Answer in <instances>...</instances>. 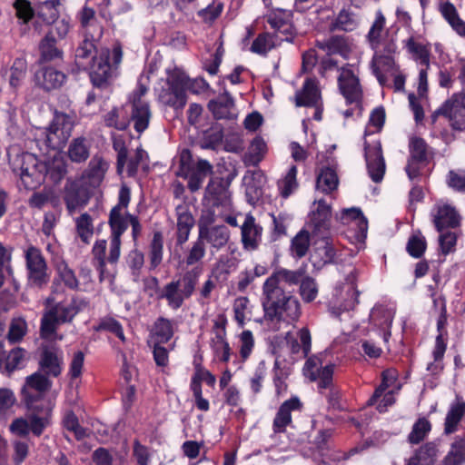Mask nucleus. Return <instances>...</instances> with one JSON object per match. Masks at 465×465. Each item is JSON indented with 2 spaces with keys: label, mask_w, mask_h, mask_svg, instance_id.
Here are the masks:
<instances>
[{
  "label": "nucleus",
  "mask_w": 465,
  "mask_h": 465,
  "mask_svg": "<svg viewBox=\"0 0 465 465\" xmlns=\"http://www.w3.org/2000/svg\"><path fill=\"white\" fill-rule=\"evenodd\" d=\"M300 276L299 272L279 267L265 280L262 287V305L266 321L289 323L299 320L301 303L286 287L298 285Z\"/></svg>",
  "instance_id": "nucleus-1"
},
{
  "label": "nucleus",
  "mask_w": 465,
  "mask_h": 465,
  "mask_svg": "<svg viewBox=\"0 0 465 465\" xmlns=\"http://www.w3.org/2000/svg\"><path fill=\"white\" fill-rule=\"evenodd\" d=\"M131 202V189L123 184L118 193V203L110 210L108 225L110 228L109 253L106 256L107 241L96 240L92 247V264L99 273L100 282L109 276L107 263L116 265L121 256L122 236L129 226L127 212Z\"/></svg>",
  "instance_id": "nucleus-2"
},
{
  "label": "nucleus",
  "mask_w": 465,
  "mask_h": 465,
  "mask_svg": "<svg viewBox=\"0 0 465 465\" xmlns=\"http://www.w3.org/2000/svg\"><path fill=\"white\" fill-rule=\"evenodd\" d=\"M123 48L116 42L112 50L102 48L97 52L94 39L85 37L75 50V63L84 66L91 59L89 78L92 85L101 90L107 89L118 75V68L123 60Z\"/></svg>",
  "instance_id": "nucleus-3"
},
{
  "label": "nucleus",
  "mask_w": 465,
  "mask_h": 465,
  "mask_svg": "<svg viewBox=\"0 0 465 465\" xmlns=\"http://www.w3.org/2000/svg\"><path fill=\"white\" fill-rule=\"evenodd\" d=\"M203 271L202 266L195 265L185 271L180 279L172 280L163 288L159 287L158 278L152 277L151 282L155 289L157 300H165L168 307L173 311L179 310L194 293Z\"/></svg>",
  "instance_id": "nucleus-4"
},
{
  "label": "nucleus",
  "mask_w": 465,
  "mask_h": 465,
  "mask_svg": "<svg viewBox=\"0 0 465 465\" xmlns=\"http://www.w3.org/2000/svg\"><path fill=\"white\" fill-rule=\"evenodd\" d=\"M86 299L74 295L68 304L64 302H55L50 296L46 299L49 309L44 313L40 323V336L44 340H50L56 333L60 324L70 323L74 317L88 306Z\"/></svg>",
  "instance_id": "nucleus-5"
},
{
  "label": "nucleus",
  "mask_w": 465,
  "mask_h": 465,
  "mask_svg": "<svg viewBox=\"0 0 465 465\" xmlns=\"http://www.w3.org/2000/svg\"><path fill=\"white\" fill-rule=\"evenodd\" d=\"M23 401L26 408V417L32 422L33 435L40 437L52 424L53 406L45 397L24 391Z\"/></svg>",
  "instance_id": "nucleus-6"
},
{
  "label": "nucleus",
  "mask_w": 465,
  "mask_h": 465,
  "mask_svg": "<svg viewBox=\"0 0 465 465\" xmlns=\"http://www.w3.org/2000/svg\"><path fill=\"white\" fill-rule=\"evenodd\" d=\"M188 77L182 71L175 69L168 74L166 87H162L158 94L159 101L174 110H183L187 104L186 88Z\"/></svg>",
  "instance_id": "nucleus-7"
},
{
  "label": "nucleus",
  "mask_w": 465,
  "mask_h": 465,
  "mask_svg": "<svg viewBox=\"0 0 465 465\" xmlns=\"http://www.w3.org/2000/svg\"><path fill=\"white\" fill-rule=\"evenodd\" d=\"M74 127V115L55 110L46 131V146L54 151L64 149L72 135Z\"/></svg>",
  "instance_id": "nucleus-8"
},
{
  "label": "nucleus",
  "mask_w": 465,
  "mask_h": 465,
  "mask_svg": "<svg viewBox=\"0 0 465 465\" xmlns=\"http://www.w3.org/2000/svg\"><path fill=\"white\" fill-rule=\"evenodd\" d=\"M27 279L30 285L42 288L49 282L48 267L41 250L29 246L25 252Z\"/></svg>",
  "instance_id": "nucleus-9"
},
{
  "label": "nucleus",
  "mask_w": 465,
  "mask_h": 465,
  "mask_svg": "<svg viewBox=\"0 0 465 465\" xmlns=\"http://www.w3.org/2000/svg\"><path fill=\"white\" fill-rule=\"evenodd\" d=\"M429 145L426 141L418 136L411 138L409 143V157L405 172L411 181L421 175V170L429 162Z\"/></svg>",
  "instance_id": "nucleus-10"
},
{
  "label": "nucleus",
  "mask_w": 465,
  "mask_h": 465,
  "mask_svg": "<svg viewBox=\"0 0 465 465\" xmlns=\"http://www.w3.org/2000/svg\"><path fill=\"white\" fill-rule=\"evenodd\" d=\"M337 82L339 91L345 99L346 104H355L356 106L361 108L363 89L359 77L354 74L353 71L342 68Z\"/></svg>",
  "instance_id": "nucleus-11"
},
{
  "label": "nucleus",
  "mask_w": 465,
  "mask_h": 465,
  "mask_svg": "<svg viewBox=\"0 0 465 465\" xmlns=\"http://www.w3.org/2000/svg\"><path fill=\"white\" fill-rule=\"evenodd\" d=\"M34 72L35 85L47 93L60 89L67 80V75L56 67L49 64H37Z\"/></svg>",
  "instance_id": "nucleus-12"
},
{
  "label": "nucleus",
  "mask_w": 465,
  "mask_h": 465,
  "mask_svg": "<svg viewBox=\"0 0 465 465\" xmlns=\"http://www.w3.org/2000/svg\"><path fill=\"white\" fill-rule=\"evenodd\" d=\"M213 222V218L204 220L202 217L198 223V236L204 243H209L211 248L219 251L229 242L230 231L223 224L210 226Z\"/></svg>",
  "instance_id": "nucleus-13"
},
{
  "label": "nucleus",
  "mask_w": 465,
  "mask_h": 465,
  "mask_svg": "<svg viewBox=\"0 0 465 465\" xmlns=\"http://www.w3.org/2000/svg\"><path fill=\"white\" fill-rule=\"evenodd\" d=\"M444 117L450 122L453 130H465V93H454L442 104Z\"/></svg>",
  "instance_id": "nucleus-14"
},
{
  "label": "nucleus",
  "mask_w": 465,
  "mask_h": 465,
  "mask_svg": "<svg viewBox=\"0 0 465 465\" xmlns=\"http://www.w3.org/2000/svg\"><path fill=\"white\" fill-rule=\"evenodd\" d=\"M20 179L25 189H33L43 181L40 165L44 163L34 153L25 152L19 157Z\"/></svg>",
  "instance_id": "nucleus-15"
},
{
  "label": "nucleus",
  "mask_w": 465,
  "mask_h": 465,
  "mask_svg": "<svg viewBox=\"0 0 465 465\" xmlns=\"http://www.w3.org/2000/svg\"><path fill=\"white\" fill-rule=\"evenodd\" d=\"M317 207L309 214L307 227L312 236H328L331 229V206L324 199L317 202Z\"/></svg>",
  "instance_id": "nucleus-16"
},
{
  "label": "nucleus",
  "mask_w": 465,
  "mask_h": 465,
  "mask_svg": "<svg viewBox=\"0 0 465 465\" xmlns=\"http://www.w3.org/2000/svg\"><path fill=\"white\" fill-rule=\"evenodd\" d=\"M313 249L310 254V262L316 270L322 269L325 265L333 263L336 257V250L331 238L329 236H318Z\"/></svg>",
  "instance_id": "nucleus-17"
},
{
  "label": "nucleus",
  "mask_w": 465,
  "mask_h": 465,
  "mask_svg": "<svg viewBox=\"0 0 465 465\" xmlns=\"http://www.w3.org/2000/svg\"><path fill=\"white\" fill-rule=\"evenodd\" d=\"M364 157L368 173L374 183H381L385 173V162L382 155L380 142L371 146L367 141L364 142Z\"/></svg>",
  "instance_id": "nucleus-18"
},
{
  "label": "nucleus",
  "mask_w": 465,
  "mask_h": 465,
  "mask_svg": "<svg viewBox=\"0 0 465 465\" xmlns=\"http://www.w3.org/2000/svg\"><path fill=\"white\" fill-rule=\"evenodd\" d=\"M62 283L69 290L77 291L80 286L74 271L69 267L64 260L55 263V275L52 282V294H59L64 292Z\"/></svg>",
  "instance_id": "nucleus-19"
},
{
  "label": "nucleus",
  "mask_w": 465,
  "mask_h": 465,
  "mask_svg": "<svg viewBox=\"0 0 465 465\" xmlns=\"http://www.w3.org/2000/svg\"><path fill=\"white\" fill-rule=\"evenodd\" d=\"M39 56L35 63L37 64H48L63 61L64 51L58 46V41L53 31H48L38 44Z\"/></svg>",
  "instance_id": "nucleus-20"
},
{
  "label": "nucleus",
  "mask_w": 465,
  "mask_h": 465,
  "mask_svg": "<svg viewBox=\"0 0 465 465\" xmlns=\"http://www.w3.org/2000/svg\"><path fill=\"white\" fill-rule=\"evenodd\" d=\"M303 403L298 396H292L289 400L283 401L273 419L272 430L275 433L285 432L286 428L292 422V412L302 411Z\"/></svg>",
  "instance_id": "nucleus-21"
},
{
  "label": "nucleus",
  "mask_w": 465,
  "mask_h": 465,
  "mask_svg": "<svg viewBox=\"0 0 465 465\" xmlns=\"http://www.w3.org/2000/svg\"><path fill=\"white\" fill-rule=\"evenodd\" d=\"M293 13L291 10L275 9L265 15L266 22L275 33H281L285 40H292L295 35L292 25Z\"/></svg>",
  "instance_id": "nucleus-22"
},
{
  "label": "nucleus",
  "mask_w": 465,
  "mask_h": 465,
  "mask_svg": "<svg viewBox=\"0 0 465 465\" xmlns=\"http://www.w3.org/2000/svg\"><path fill=\"white\" fill-rule=\"evenodd\" d=\"M89 193L80 183L67 181L64 188V202L69 214H73L76 209L84 207L89 202Z\"/></svg>",
  "instance_id": "nucleus-23"
},
{
  "label": "nucleus",
  "mask_w": 465,
  "mask_h": 465,
  "mask_svg": "<svg viewBox=\"0 0 465 465\" xmlns=\"http://www.w3.org/2000/svg\"><path fill=\"white\" fill-rule=\"evenodd\" d=\"M265 182L266 177L262 170H248L246 172L243 176V184L247 202L250 204L254 205L262 199Z\"/></svg>",
  "instance_id": "nucleus-24"
},
{
  "label": "nucleus",
  "mask_w": 465,
  "mask_h": 465,
  "mask_svg": "<svg viewBox=\"0 0 465 465\" xmlns=\"http://www.w3.org/2000/svg\"><path fill=\"white\" fill-rule=\"evenodd\" d=\"M432 222L438 232L460 225V215L455 207L448 203L436 204L431 211Z\"/></svg>",
  "instance_id": "nucleus-25"
},
{
  "label": "nucleus",
  "mask_w": 465,
  "mask_h": 465,
  "mask_svg": "<svg viewBox=\"0 0 465 465\" xmlns=\"http://www.w3.org/2000/svg\"><path fill=\"white\" fill-rule=\"evenodd\" d=\"M233 107V97L227 90H224L216 98L211 99L207 104V108L215 120L235 119L236 114L232 111Z\"/></svg>",
  "instance_id": "nucleus-26"
},
{
  "label": "nucleus",
  "mask_w": 465,
  "mask_h": 465,
  "mask_svg": "<svg viewBox=\"0 0 465 465\" xmlns=\"http://www.w3.org/2000/svg\"><path fill=\"white\" fill-rule=\"evenodd\" d=\"M262 227L252 214H247L241 227L242 242L246 250H257L262 241Z\"/></svg>",
  "instance_id": "nucleus-27"
},
{
  "label": "nucleus",
  "mask_w": 465,
  "mask_h": 465,
  "mask_svg": "<svg viewBox=\"0 0 465 465\" xmlns=\"http://www.w3.org/2000/svg\"><path fill=\"white\" fill-rule=\"evenodd\" d=\"M43 181L46 178L54 185L59 184L67 173V163L61 155H54L40 165Z\"/></svg>",
  "instance_id": "nucleus-28"
},
{
  "label": "nucleus",
  "mask_w": 465,
  "mask_h": 465,
  "mask_svg": "<svg viewBox=\"0 0 465 465\" xmlns=\"http://www.w3.org/2000/svg\"><path fill=\"white\" fill-rule=\"evenodd\" d=\"M38 364L39 371L48 377L57 378L63 371V358L58 356L54 348L44 347Z\"/></svg>",
  "instance_id": "nucleus-29"
},
{
  "label": "nucleus",
  "mask_w": 465,
  "mask_h": 465,
  "mask_svg": "<svg viewBox=\"0 0 465 465\" xmlns=\"http://www.w3.org/2000/svg\"><path fill=\"white\" fill-rule=\"evenodd\" d=\"M213 165L205 159H199L192 169L182 178L188 181L187 187L192 193L197 192L203 185L206 177L213 174Z\"/></svg>",
  "instance_id": "nucleus-30"
},
{
  "label": "nucleus",
  "mask_w": 465,
  "mask_h": 465,
  "mask_svg": "<svg viewBox=\"0 0 465 465\" xmlns=\"http://www.w3.org/2000/svg\"><path fill=\"white\" fill-rule=\"evenodd\" d=\"M321 100V91L316 78H306L302 88L295 94V105L297 107L316 106Z\"/></svg>",
  "instance_id": "nucleus-31"
},
{
  "label": "nucleus",
  "mask_w": 465,
  "mask_h": 465,
  "mask_svg": "<svg viewBox=\"0 0 465 465\" xmlns=\"http://www.w3.org/2000/svg\"><path fill=\"white\" fill-rule=\"evenodd\" d=\"M204 198L207 199L213 207L225 206L230 199V191L223 183V178L213 177L210 179L206 188Z\"/></svg>",
  "instance_id": "nucleus-32"
},
{
  "label": "nucleus",
  "mask_w": 465,
  "mask_h": 465,
  "mask_svg": "<svg viewBox=\"0 0 465 465\" xmlns=\"http://www.w3.org/2000/svg\"><path fill=\"white\" fill-rule=\"evenodd\" d=\"M52 381L48 376L38 371L29 375L25 379V383L21 391L22 400L24 399V391L29 394L45 397V393L52 387Z\"/></svg>",
  "instance_id": "nucleus-33"
},
{
  "label": "nucleus",
  "mask_w": 465,
  "mask_h": 465,
  "mask_svg": "<svg viewBox=\"0 0 465 465\" xmlns=\"http://www.w3.org/2000/svg\"><path fill=\"white\" fill-rule=\"evenodd\" d=\"M315 46L328 55L340 54L346 57L351 51L347 37L343 35H331L328 39L317 40Z\"/></svg>",
  "instance_id": "nucleus-34"
},
{
  "label": "nucleus",
  "mask_w": 465,
  "mask_h": 465,
  "mask_svg": "<svg viewBox=\"0 0 465 465\" xmlns=\"http://www.w3.org/2000/svg\"><path fill=\"white\" fill-rule=\"evenodd\" d=\"M132 111L130 121L134 122V129L139 134H143L149 126L152 112L148 102L131 104Z\"/></svg>",
  "instance_id": "nucleus-35"
},
{
  "label": "nucleus",
  "mask_w": 465,
  "mask_h": 465,
  "mask_svg": "<svg viewBox=\"0 0 465 465\" xmlns=\"http://www.w3.org/2000/svg\"><path fill=\"white\" fill-rule=\"evenodd\" d=\"M465 416V401L457 400L452 402L447 411L444 420L443 432L445 435H450L459 430L460 421Z\"/></svg>",
  "instance_id": "nucleus-36"
},
{
  "label": "nucleus",
  "mask_w": 465,
  "mask_h": 465,
  "mask_svg": "<svg viewBox=\"0 0 465 465\" xmlns=\"http://www.w3.org/2000/svg\"><path fill=\"white\" fill-rule=\"evenodd\" d=\"M359 25L357 15L350 8H342L336 17L329 24L330 32H352Z\"/></svg>",
  "instance_id": "nucleus-37"
},
{
  "label": "nucleus",
  "mask_w": 465,
  "mask_h": 465,
  "mask_svg": "<svg viewBox=\"0 0 465 465\" xmlns=\"http://www.w3.org/2000/svg\"><path fill=\"white\" fill-rule=\"evenodd\" d=\"M439 453L435 441H429L420 447L406 465H433Z\"/></svg>",
  "instance_id": "nucleus-38"
},
{
  "label": "nucleus",
  "mask_w": 465,
  "mask_h": 465,
  "mask_svg": "<svg viewBox=\"0 0 465 465\" xmlns=\"http://www.w3.org/2000/svg\"><path fill=\"white\" fill-rule=\"evenodd\" d=\"M339 177L335 169L330 166L322 167L316 177V189L325 194L331 193L337 190Z\"/></svg>",
  "instance_id": "nucleus-39"
},
{
  "label": "nucleus",
  "mask_w": 465,
  "mask_h": 465,
  "mask_svg": "<svg viewBox=\"0 0 465 465\" xmlns=\"http://www.w3.org/2000/svg\"><path fill=\"white\" fill-rule=\"evenodd\" d=\"M272 375L276 396L280 397L286 394L288 391L287 380L291 375V369L282 365L281 361L276 359L272 370Z\"/></svg>",
  "instance_id": "nucleus-40"
},
{
  "label": "nucleus",
  "mask_w": 465,
  "mask_h": 465,
  "mask_svg": "<svg viewBox=\"0 0 465 465\" xmlns=\"http://www.w3.org/2000/svg\"><path fill=\"white\" fill-rule=\"evenodd\" d=\"M173 332L172 321L160 316L153 322L151 338L153 342L167 343L173 338Z\"/></svg>",
  "instance_id": "nucleus-41"
},
{
  "label": "nucleus",
  "mask_w": 465,
  "mask_h": 465,
  "mask_svg": "<svg viewBox=\"0 0 465 465\" xmlns=\"http://www.w3.org/2000/svg\"><path fill=\"white\" fill-rule=\"evenodd\" d=\"M292 272H299L301 273L300 281H299V294L302 297V301L305 303H310L313 302L319 292L318 284L311 276H304V271L302 269L292 270Z\"/></svg>",
  "instance_id": "nucleus-42"
},
{
  "label": "nucleus",
  "mask_w": 465,
  "mask_h": 465,
  "mask_svg": "<svg viewBox=\"0 0 465 465\" xmlns=\"http://www.w3.org/2000/svg\"><path fill=\"white\" fill-rule=\"evenodd\" d=\"M106 170V162L101 157H94L90 161L87 169L83 173V177L86 179L91 185L98 186L104 180Z\"/></svg>",
  "instance_id": "nucleus-43"
},
{
  "label": "nucleus",
  "mask_w": 465,
  "mask_h": 465,
  "mask_svg": "<svg viewBox=\"0 0 465 465\" xmlns=\"http://www.w3.org/2000/svg\"><path fill=\"white\" fill-rule=\"evenodd\" d=\"M405 47L407 51L412 54L414 60L419 61L421 65L430 67V45H423L415 41L413 36H411L405 41Z\"/></svg>",
  "instance_id": "nucleus-44"
},
{
  "label": "nucleus",
  "mask_w": 465,
  "mask_h": 465,
  "mask_svg": "<svg viewBox=\"0 0 465 465\" xmlns=\"http://www.w3.org/2000/svg\"><path fill=\"white\" fill-rule=\"evenodd\" d=\"M90 155L87 139L84 136L74 138L68 146V157L73 163L85 162Z\"/></svg>",
  "instance_id": "nucleus-45"
},
{
  "label": "nucleus",
  "mask_w": 465,
  "mask_h": 465,
  "mask_svg": "<svg viewBox=\"0 0 465 465\" xmlns=\"http://www.w3.org/2000/svg\"><path fill=\"white\" fill-rule=\"evenodd\" d=\"M60 0H43L37 6V16L47 25H52L59 18Z\"/></svg>",
  "instance_id": "nucleus-46"
},
{
  "label": "nucleus",
  "mask_w": 465,
  "mask_h": 465,
  "mask_svg": "<svg viewBox=\"0 0 465 465\" xmlns=\"http://www.w3.org/2000/svg\"><path fill=\"white\" fill-rule=\"evenodd\" d=\"M465 463V437L457 436L450 444L442 465H462Z\"/></svg>",
  "instance_id": "nucleus-47"
},
{
  "label": "nucleus",
  "mask_w": 465,
  "mask_h": 465,
  "mask_svg": "<svg viewBox=\"0 0 465 465\" xmlns=\"http://www.w3.org/2000/svg\"><path fill=\"white\" fill-rule=\"evenodd\" d=\"M223 129L221 125H212L210 128L203 131L199 141L200 147L203 149L215 150L223 143Z\"/></svg>",
  "instance_id": "nucleus-48"
},
{
  "label": "nucleus",
  "mask_w": 465,
  "mask_h": 465,
  "mask_svg": "<svg viewBox=\"0 0 465 465\" xmlns=\"http://www.w3.org/2000/svg\"><path fill=\"white\" fill-rule=\"evenodd\" d=\"M163 236L162 232H153V239L149 245V269L155 270L163 262Z\"/></svg>",
  "instance_id": "nucleus-49"
},
{
  "label": "nucleus",
  "mask_w": 465,
  "mask_h": 465,
  "mask_svg": "<svg viewBox=\"0 0 465 465\" xmlns=\"http://www.w3.org/2000/svg\"><path fill=\"white\" fill-rule=\"evenodd\" d=\"M447 350V343L441 341V338H439L437 344H434L432 350L433 361L429 362L426 367V371L432 376H439L444 370L443 358Z\"/></svg>",
  "instance_id": "nucleus-50"
},
{
  "label": "nucleus",
  "mask_w": 465,
  "mask_h": 465,
  "mask_svg": "<svg viewBox=\"0 0 465 465\" xmlns=\"http://www.w3.org/2000/svg\"><path fill=\"white\" fill-rule=\"evenodd\" d=\"M310 232L302 229L291 241L290 252L293 258H303L310 248Z\"/></svg>",
  "instance_id": "nucleus-51"
},
{
  "label": "nucleus",
  "mask_w": 465,
  "mask_h": 465,
  "mask_svg": "<svg viewBox=\"0 0 465 465\" xmlns=\"http://www.w3.org/2000/svg\"><path fill=\"white\" fill-rule=\"evenodd\" d=\"M75 230L82 242L89 244L94 232L93 218L89 213H84L75 219Z\"/></svg>",
  "instance_id": "nucleus-52"
},
{
  "label": "nucleus",
  "mask_w": 465,
  "mask_h": 465,
  "mask_svg": "<svg viewBox=\"0 0 465 465\" xmlns=\"http://www.w3.org/2000/svg\"><path fill=\"white\" fill-rule=\"evenodd\" d=\"M430 421L425 418H419L412 425L411 430L408 435V441L412 445L420 444L431 430Z\"/></svg>",
  "instance_id": "nucleus-53"
},
{
  "label": "nucleus",
  "mask_w": 465,
  "mask_h": 465,
  "mask_svg": "<svg viewBox=\"0 0 465 465\" xmlns=\"http://www.w3.org/2000/svg\"><path fill=\"white\" fill-rule=\"evenodd\" d=\"M340 220L341 223L347 224L350 222H356L359 231L361 233H366L368 230V220L364 216L361 208L351 207L348 209H343L341 213Z\"/></svg>",
  "instance_id": "nucleus-54"
},
{
  "label": "nucleus",
  "mask_w": 465,
  "mask_h": 465,
  "mask_svg": "<svg viewBox=\"0 0 465 465\" xmlns=\"http://www.w3.org/2000/svg\"><path fill=\"white\" fill-rule=\"evenodd\" d=\"M297 173V166L292 165L285 176L278 181V189L282 198H288L298 188Z\"/></svg>",
  "instance_id": "nucleus-55"
},
{
  "label": "nucleus",
  "mask_w": 465,
  "mask_h": 465,
  "mask_svg": "<svg viewBox=\"0 0 465 465\" xmlns=\"http://www.w3.org/2000/svg\"><path fill=\"white\" fill-rule=\"evenodd\" d=\"M427 250V241L422 233L418 231L411 234L406 244V251L414 259H420Z\"/></svg>",
  "instance_id": "nucleus-56"
},
{
  "label": "nucleus",
  "mask_w": 465,
  "mask_h": 465,
  "mask_svg": "<svg viewBox=\"0 0 465 465\" xmlns=\"http://www.w3.org/2000/svg\"><path fill=\"white\" fill-rule=\"evenodd\" d=\"M386 19L381 11L376 13L375 20L372 23L367 39L372 49H377L381 45V34L385 27Z\"/></svg>",
  "instance_id": "nucleus-57"
},
{
  "label": "nucleus",
  "mask_w": 465,
  "mask_h": 465,
  "mask_svg": "<svg viewBox=\"0 0 465 465\" xmlns=\"http://www.w3.org/2000/svg\"><path fill=\"white\" fill-rule=\"evenodd\" d=\"M333 372L334 365L327 364L324 367H321L320 370H318V372L311 373V381H318V388L322 394L323 393L322 390H327L329 388L334 387L332 385Z\"/></svg>",
  "instance_id": "nucleus-58"
},
{
  "label": "nucleus",
  "mask_w": 465,
  "mask_h": 465,
  "mask_svg": "<svg viewBox=\"0 0 465 465\" xmlns=\"http://www.w3.org/2000/svg\"><path fill=\"white\" fill-rule=\"evenodd\" d=\"M95 331H108L114 334L123 342L125 341L124 328L119 321L113 317H104L99 323L94 326Z\"/></svg>",
  "instance_id": "nucleus-59"
},
{
  "label": "nucleus",
  "mask_w": 465,
  "mask_h": 465,
  "mask_svg": "<svg viewBox=\"0 0 465 465\" xmlns=\"http://www.w3.org/2000/svg\"><path fill=\"white\" fill-rule=\"evenodd\" d=\"M273 37L274 34L268 32L259 34L251 45V52L265 55L274 47Z\"/></svg>",
  "instance_id": "nucleus-60"
},
{
  "label": "nucleus",
  "mask_w": 465,
  "mask_h": 465,
  "mask_svg": "<svg viewBox=\"0 0 465 465\" xmlns=\"http://www.w3.org/2000/svg\"><path fill=\"white\" fill-rule=\"evenodd\" d=\"M104 121L105 126L114 128L118 131H125L130 124V120L127 116L120 115V109L118 107H113L104 115Z\"/></svg>",
  "instance_id": "nucleus-61"
},
{
  "label": "nucleus",
  "mask_w": 465,
  "mask_h": 465,
  "mask_svg": "<svg viewBox=\"0 0 465 465\" xmlns=\"http://www.w3.org/2000/svg\"><path fill=\"white\" fill-rule=\"evenodd\" d=\"M27 63L25 58H15L10 73L9 84L13 88H18L26 74Z\"/></svg>",
  "instance_id": "nucleus-62"
},
{
  "label": "nucleus",
  "mask_w": 465,
  "mask_h": 465,
  "mask_svg": "<svg viewBox=\"0 0 465 465\" xmlns=\"http://www.w3.org/2000/svg\"><path fill=\"white\" fill-rule=\"evenodd\" d=\"M446 184L454 192L465 193V169H451L446 174Z\"/></svg>",
  "instance_id": "nucleus-63"
},
{
  "label": "nucleus",
  "mask_w": 465,
  "mask_h": 465,
  "mask_svg": "<svg viewBox=\"0 0 465 465\" xmlns=\"http://www.w3.org/2000/svg\"><path fill=\"white\" fill-rule=\"evenodd\" d=\"M205 253V244L198 236L196 241L193 242L192 247L188 251V253L184 259V262L187 266L195 265L204 258Z\"/></svg>",
  "instance_id": "nucleus-64"
}]
</instances>
